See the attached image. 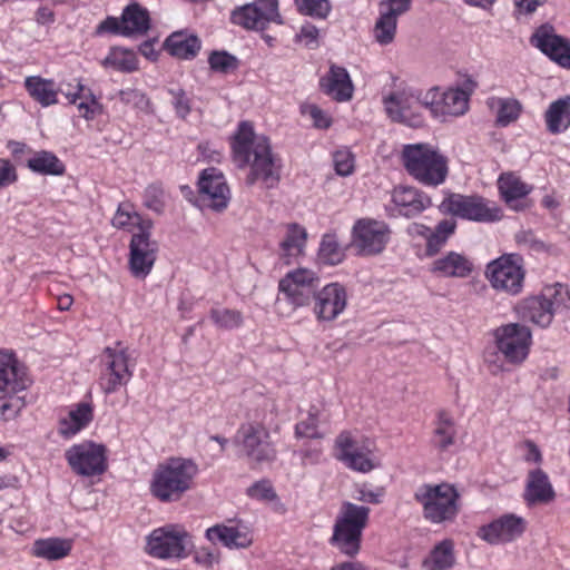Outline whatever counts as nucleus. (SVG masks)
<instances>
[{"mask_svg":"<svg viewBox=\"0 0 570 570\" xmlns=\"http://www.w3.org/2000/svg\"><path fill=\"white\" fill-rule=\"evenodd\" d=\"M523 518L508 513L479 528L476 534L489 544H504L520 538L525 531Z\"/></svg>","mask_w":570,"mask_h":570,"instance_id":"22","label":"nucleus"},{"mask_svg":"<svg viewBox=\"0 0 570 570\" xmlns=\"http://www.w3.org/2000/svg\"><path fill=\"white\" fill-rule=\"evenodd\" d=\"M429 92L433 94V105L429 111L435 118L446 116H461L465 114L469 107V95L462 89H448L440 92L438 87H432Z\"/></svg>","mask_w":570,"mask_h":570,"instance_id":"24","label":"nucleus"},{"mask_svg":"<svg viewBox=\"0 0 570 570\" xmlns=\"http://www.w3.org/2000/svg\"><path fill=\"white\" fill-rule=\"evenodd\" d=\"M544 119L549 132L559 134L566 130L570 126V96L551 102Z\"/></svg>","mask_w":570,"mask_h":570,"instance_id":"39","label":"nucleus"},{"mask_svg":"<svg viewBox=\"0 0 570 570\" xmlns=\"http://www.w3.org/2000/svg\"><path fill=\"white\" fill-rule=\"evenodd\" d=\"M97 31L99 33L112 32V33L122 35V20H121V18L117 19L114 17H108L107 19H105L104 21L100 22Z\"/></svg>","mask_w":570,"mask_h":570,"instance_id":"64","label":"nucleus"},{"mask_svg":"<svg viewBox=\"0 0 570 570\" xmlns=\"http://www.w3.org/2000/svg\"><path fill=\"white\" fill-rule=\"evenodd\" d=\"M413 0H382L379 3L380 13L395 20L409 12L412 8Z\"/></svg>","mask_w":570,"mask_h":570,"instance_id":"53","label":"nucleus"},{"mask_svg":"<svg viewBox=\"0 0 570 570\" xmlns=\"http://www.w3.org/2000/svg\"><path fill=\"white\" fill-rule=\"evenodd\" d=\"M345 247L341 245L335 234H325L322 237L317 252V259L324 265H338L345 259Z\"/></svg>","mask_w":570,"mask_h":570,"instance_id":"43","label":"nucleus"},{"mask_svg":"<svg viewBox=\"0 0 570 570\" xmlns=\"http://www.w3.org/2000/svg\"><path fill=\"white\" fill-rule=\"evenodd\" d=\"M472 261L456 252H449L433 261L430 271L441 277L465 278L473 271Z\"/></svg>","mask_w":570,"mask_h":570,"instance_id":"27","label":"nucleus"},{"mask_svg":"<svg viewBox=\"0 0 570 570\" xmlns=\"http://www.w3.org/2000/svg\"><path fill=\"white\" fill-rule=\"evenodd\" d=\"M402 161L409 175L424 186L442 185L449 175L448 157L426 142L404 145Z\"/></svg>","mask_w":570,"mask_h":570,"instance_id":"3","label":"nucleus"},{"mask_svg":"<svg viewBox=\"0 0 570 570\" xmlns=\"http://www.w3.org/2000/svg\"><path fill=\"white\" fill-rule=\"evenodd\" d=\"M425 520L440 524L452 522L459 513V493L449 483L422 484L414 492Z\"/></svg>","mask_w":570,"mask_h":570,"instance_id":"5","label":"nucleus"},{"mask_svg":"<svg viewBox=\"0 0 570 570\" xmlns=\"http://www.w3.org/2000/svg\"><path fill=\"white\" fill-rule=\"evenodd\" d=\"M18 180L16 167L4 158H0V190L13 185Z\"/></svg>","mask_w":570,"mask_h":570,"instance_id":"60","label":"nucleus"},{"mask_svg":"<svg viewBox=\"0 0 570 570\" xmlns=\"http://www.w3.org/2000/svg\"><path fill=\"white\" fill-rule=\"evenodd\" d=\"M234 160L239 168L250 167L246 184L262 181L266 188L279 181V165L272 153L267 137L256 135L249 121H242L232 142Z\"/></svg>","mask_w":570,"mask_h":570,"instance_id":"1","label":"nucleus"},{"mask_svg":"<svg viewBox=\"0 0 570 570\" xmlns=\"http://www.w3.org/2000/svg\"><path fill=\"white\" fill-rule=\"evenodd\" d=\"M169 94L173 96V105L176 110V114L180 118H185L190 111L189 99L186 94L181 89H170Z\"/></svg>","mask_w":570,"mask_h":570,"instance_id":"61","label":"nucleus"},{"mask_svg":"<svg viewBox=\"0 0 570 570\" xmlns=\"http://www.w3.org/2000/svg\"><path fill=\"white\" fill-rule=\"evenodd\" d=\"M530 43L560 67L570 69V39L558 35L551 24L537 28Z\"/></svg>","mask_w":570,"mask_h":570,"instance_id":"20","label":"nucleus"},{"mask_svg":"<svg viewBox=\"0 0 570 570\" xmlns=\"http://www.w3.org/2000/svg\"><path fill=\"white\" fill-rule=\"evenodd\" d=\"M548 306L549 304L544 303L539 294L523 299L519 304L518 312L524 321L548 327L553 320V314Z\"/></svg>","mask_w":570,"mask_h":570,"instance_id":"35","label":"nucleus"},{"mask_svg":"<svg viewBox=\"0 0 570 570\" xmlns=\"http://www.w3.org/2000/svg\"><path fill=\"white\" fill-rule=\"evenodd\" d=\"M27 166L33 173L41 175H62L65 173V165L59 158L46 150L36 153L31 158L28 159Z\"/></svg>","mask_w":570,"mask_h":570,"instance_id":"44","label":"nucleus"},{"mask_svg":"<svg viewBox=\"0 0 570 570\" xmlns=\"http://www.w3.org/2000/svg\"><path fill=\"white\" fill-rule=\"evenodd\" d=\"M389 118L410 127H420L424 122L423 111L433 105V94L401 83L383 97Z\"/></svg>","mask_w":570,"mask_h":570,"instance_id":"4","label":"nucleus"},{"mask_svg":"<svg viewBox=\"0 0 570 570\" xmlns=\"http://www.w3.org/2000/svg\"><path fill=\"white\" fill-rule=\"evenodd\" d=\"M368 514L367 507L343 503L331 540L342 553L353 557L360 551L361 537L367 524Z\"/></svg>","mask_w":570,"mask_h":570,"instance_id":"6","label":"nucleus"},{"mask_svg":"<svg viewBox=\"0 0 570 570\" xmlns=\"http://www.w3.org/2000/svg\"><path fill=\"white\" fill-rule=\"evenodd\" d=\"M391 228L382 220L357 219L351 233V247L361 257L382 254L391 240Z\"/></svg>","mask_w":570,"mask_h":570,"instance_id":"10","label":"nucleus"},{"mask_svg":"<svg viewBox=\"0 0 570 570\" xmlns=\"http://www.w3.org/2000/svg\"><path fill=\"white\" fill-rule=\"evenodd\" d=\"M335 171L341 176H348L354 170V157L347 149L337 150L334 156Z\"/></svg>","mask_w":570,"mask_h":570,"instance_id":"56","label":"nucleus"},{"mask_svg":"<svg viewBox=\"0 0 570 570\" xmlns=\"http://www.w3.org/2000/svg\"><path fill=\"white\" fill-rule=\"evenodd\" d=\"M197 473L198 466L193 460L169 458L153 471L149 491L160 502H177L191 490Z\"/></svg>","mask_w":570,"mask_h":570,"instance_id":"2","label":"nucleus"},{"mask_svg":"<svg viewBox=\"0 0 570 570\" xmlns=\"http://www.w3.org/2000/svg\"><path fill=\"white\" fill-rule=\"evenodd\" d=\"M487 105L495 111V121L502 127L515 121L522 111L521 102L514 98L491 97L487 100Z\"/></svg>","mask_w":570,"mask_h":570,"instance_id":"41","label":"nucleus"},{"mask_svg":"<svg viewBox=\"0 0 570 570\" xmlns=\"http://www.w3.org/2000/svg\"><path fill=\"white\" fill-rule=\"evenodd\" d=\"M397 22L380 13L373 28V37L381 46H387L395 39Z\"/></svg>","mask_w":570,"mask_h":570,"instance_id":"50","label":"nucleus"},{"mask_svg":"<svg viewBox=\"0 0 570 570\" xmlns=\"http://www.w3.org/2000/svg\"><path fill=\"white\" fill-rule=\"evenodd\" d=\"M544 303L549 304L550 312L556 313L570 308V292L567 286L557 283L546 286L540 293Z\"/></svg>","mask_w":570,"mask_h":570,"instance_id":"46","label":"nucleus"},{"mask_svg":"<svg viewBox=\"0 0 570 570\" xmlns=\"http://www.w3.org/2000/svg\"><path fill=\"white\" fill-rule=\"evenodd\" d=\"M393 203L404 216H414L430 206L431 200L419 189L409 186H399L392 194Z\"/></svg>","mask_w":570,"mask_h":570,"instance_id":"28","label":"nucleus"},{"mask_svg":"<svg viewBox=\"0 0 570 570\" xmlns=\"http://www.w3.org/2000/svg\"><path fill=\"white\" fill-rule=\"evenodd\" d=\"M210 69L215 72L229 73L235 71L238 66V59L227 51H213L208 57Z\"/></svg>","mask_w":570,"mask_h":570,"instance_id":"52","label":"nucleus"},{"mask_svg":"<svg viewBox=\"0 0 570 570\" xmlns=\"http://www.w3.org/2000/svg\"><path fill=\"white\" fill-rule=\"evenodd\" d=\"M163 191L156 186H149L146 189V200L145 204L148 208L155 212H161L163 202L160 199Z\"/></svg>","mask_w":570,"mask_h":570,"instance_id":"63","label":"nucleus"},{"mask_svg":"<svg viewBox=\"0 0 570 570\" xmlns=\"http://www.w3.org/2000/svg\"><path fill=\"white\" fill-rule=\"evenodd\" d=\"M498 188L502 199L514 209H518L515 202L524 198L532 190L531 186L523 183L513 173L501 174L498 179Z\"/></svg>","mask_w":570,"mask_h":570,"instance_id":"37","label":"nucleus"},{"mask_svg":"<svg viewBox=\"0 0 570 570\" xmlns=\"http://www.w3.org/2000/svg\"><path fill=\"white\" fill-rule=\"evenodd\" d=\"M200 47L198 37L185 31L173 32L165 41V48L169 55L186 60L195 58Z\"/></svg>","mask_w":570,"mask_h":570,"instance_id":"31","label":"nucleus"},{"mask_svg":"<svg viewBox=\"0 0 570 570\" xmlns=\"http://www.w3.org/2000/svg\"><path fill=\"white\" fill-rule=\"evenodd\" d=\"M454 566V542L451 539L436 543L422 561L423 570H451Z\"/></svg>","mask_w":570,"mask_h":570,"instance_id":"33","label":"nucleus"},{"mask_svg":"<svg viewBox=\"0 0 570 570\" xmlns=\"http://www.w3.org/2000/svg\"><path fill=\"white\" fill-rule=\"evenodd\" d=\"M92 406L86 402L79 403L69 411L67 416L59 421L58 431L65 438L73 436L85 429L92 421Z\"/></svg>","mask_w":570,"mask_h":570,"instance_id":"34","label":"nucleus"},{"mask_svg":"<svg viewBox=\"0 0 570 570\" xmlns=\"http://www.w3.org/2000/svg\"><path fill=\"white\" fill-rule=\"evenodd\" d=\"M523 497L528 505L548 504L554 500V489L544 471L535 469L529 472Z\"/></svg>","mask_w":570,"mask_h":570,"instance_id":"26","label":"nucleus"},{"mask_svg":"<svg viewBox=\"0 0 570 570\" xmlns=\"http://www.w3.org/2000/svg\"><path fill=\"white\" fill-rule=\"evenodd\" d=\"M65 95L71 104H77L78 99H82L77 105V108L80 116L87 120H92L96 116L102 112V105L98 101L92 91L90 89H86V87L80 82L77 83L75 92L68 91L65 92Z\"/></svg>","mask_w":570,"mask_h":570,"instance_id":"40","label":"nucleus"},{"mask_svg":"<svg viewBox=\"0 0 570 570\" xmlns=\"http://www.w3.org/2000/svg\"><path fill=\"white\" fill-rule=\"evenodd\" d=\"M297 10L304 16L326 19L332 10L330 0H295Z\"/></svg>","mask_w":570,"mask_h":570,"instance_id":"51","label":"nucleus"},{"mask_svg":"<svg viewBox=\"0 0 570 570\" xmlns=\"http://www.w3.org/2000/svg\"><path fill=\"white\" fill-rule=\"evenodd\" d=\"M23 406V399L17 394H2L0 396V417L3 420L14 419Z\"/></svg>","mask_w":570,"mask_h":570,"instance_id":"54","label":"nucleus"},{"mask_svg":"<svg viewBox=\"0 0 570 570\" xmlns=\"http://www.w3.org/2000/svg\"><path fill=\"white\" fill-rule=\"evenodd\" d=\"M302 112L307 115L314 122V126L321 129L331 126V118L316 105H307L302 107Z\"/></svg>","mask_w":570,"mask_h":570,"instance_id":"58","label":"nucleus"},{"mask_svg":"<svg viewBox=\"0 0 570 570\" xmlns=\"http://www.w3.org/2000/svg\"><path fill=\"white\" fill-rule=\"evenodd\" d=\"M30 379L27 375L26 367L12 354L0 353V393L18 394L24 391Z\"/></svg>","mask_w":570,"mask_h":570,"instance_id":"23","label":"nucleus"},{"mask_svg":"<svg viewBox=\"0 0 570 570\" xmlns=\"http://www.w3.org/2000/svg\"><path fill=\"white\" fill-rule=\"evenodd\" d=\"M121 20L122 36L144 35L149 29V13L136 2L124 9Z\"/></svg>","mask_w":570,"mask_h":570,"instance_id":"38","label":"nucleus"},{"mask_svg":"<svg viewBox=\"0 0 570 570\" xmlns=\"http://www.w3.org/2000/svg\"><path fill=\"white\" fill-rule=\"evenodd\" d=\"M313 303V313L317 322H334L346 309V288L336 282L318 287Z\"/></svg>","mask_w":570,"mask_h":570,"instance_id":"19","label":"nucleus"},{"mask_svg":"<svg viewBox=\"0 0 570 570\" xmlns=\"http://www.w3.org/2000/svg\"><path fill=\"white\" fill-rule=\"evenodd\" d=\"M230 20L234 24L245 29L264 30L272 22L283 24L278 11V0H255L232 11Z\"/></svg>","mask_w":570,"mask_h":570,"instance_id":"18","label":"nucleus"},{"mask_svg":"<svg viewBox=\"0 0 570 570\" xmlns=\"http://www.w3.org/2000/svg\"><path fill=\"white\" fill-rule=\"evenodd\" d=\"M105 68H111L120 72H132L138 69V59L132 50L114 47L101 61Z\"/></svg>","mask_w":570,"mask_h":570,"instance_id":"42","label":"nucleus"},{"mask_svg":"<svg viewBox=\"0 0 570 570\" xmlns=\"http://www.w3.org/2000/svg\"><path fill=\"white\" fill-rule=\"evenodd\" d=\"M72 549L70 539L51 537L38 539L33 542L32 554L49 561L60 560L67 557Z\"/></svg>","mask_w":570,"mask_h":570,"instance_id":"36","label":"nucleus"},{"mask_svg":"<svg viewBox=\"0 0 570 570\" xmlns=\"http://www.w3.org/2000/svg\"><path fill=\"white\" fill-rule=\"evenodd\" d=\"M235 442L255 463L272 462L276 459V450L271 441L269 432L261 423L242 424L235 436Z\"/></svg>","mask_w":570,"mask_h":570,"instance_id":"15","label":"nucleus"},{"mask_svg":"<svg viewBox=\"0 0 570 570\" xmlns=\"http://www.w3.org/2000/svg\"><path fill=\"white\" fill-rule=\"evenodd\" d=\"M206 539L213 544H222L228 549L246 548L252 540L248 534L238 527L215 524L205 532Z\"/></svg>","mask_w":570,"mask_h":570,"instance_id":"29","label":"nucleus"},{"mask_svg":"<svg viewBox=\"0 0 570 570\" xmlns=\"http://www.w3.org/2000/svg\"><path fill=\"white\" fill-rule=\"evenodd\" d=\"M194 560L196 563L210 568L219 560V553L208 548H199L195 551Z\"/></svg>","mask_w":570,"mask_h":570,"instance_id":"62","label":"nucleus"},{"mask_svg":"<svg viewBox=\"0 0 570 570\" xmlns=\"http://www.w3.org/2000/svg\"><path fill=\"white\" fill-rule=\"evenodd\" d=\"M100 364L99 386L105 394L115 393L127 385L134 375L129 351L120 343L104 350Z\"/></svg>","mask_w":570,"mask_h":570,"instance_id":"7","label":"nucleus"},{"mask_svg":"<svg viewBox=\"0 0 570 570\" xmlns=\"http://www.w3.org/2000/svg\"><path fill=\"white\" fill-rule=\"evenodd\" d=\"M198 188L202 202L206 206L215 212L227 208L230 191L222 171L214 167L204 169L198 179Z\"/></svg>","mask_w":570,"mask_h":570,"instance_id":"21","label":"nucleus"},{"mask_svg":"<svg viewBox=\"0 0 570 570\" xmlns=\"http://www.w3.org/2000/svg\"><path fill=\"white\" fill-rule=\"evenodd\" d=\"M24 88L29 96L42 107H49L58 102L59 91L52 79L29 76L24 79Z\"/></svg>","mask_w":570,"mask_h":570,"instance_id":"32","label":"nucleus"},{"mask_svg":"<svg viewBox=\"0 0 570 570\" xmlns=\"http://www.w3.org/2000/svg\"><path fill=\"white\" fill-rule=\"evenodd\" d=\"M484 275L498 292L512 296L522 292L525 272L513 255H503L490 262Z\"/></svg>","mask_w":570,"mask_h":570,"instance_id":"13","label":"nucleus"},{"mask_svg":"<svg viewBox=\"0 0 570 570\" xmlns=\"http://www.w3.org/2000/svg\"><path fill=\"white\" fill-rule=\"evenodd\" d=\"M318 287V275L307 268L291 271L278 283L279 294L294 309L309 306Z\"/></svg>","mask_w":570,"mask_h":570,"instance_id":"12","label":"nucleus"},{"mask_svg":"<svg viewBox=\"0 0 570 570\" xmlns=\"http://www.w3.org/2000/svg\"><path fill=\"white\" fill-rule=\"evenodd\" d=\"M307 232L298 224H289L279 245V256L286 265L304 254Z\"/></svg>","mask_w":570,"mask_h":570,"instance_id":"30","label":"nucleus"},{"mask_svg":"<svg viewBox=\"0 0 570 570\" xmlns=\"http://www.w3.org/2000/svg\"><path fill=\"white\" fill-rule=\"evenodd\" d=\"M321 89L337 101H348L354 91L351 77L344 67L332 63L320 80Z\"/></svg>","mask_w":570,"mask_h":570,"instance_id":"25","label":"nucleus"},{"mask_svg":"<svg viewBox=\"0 0 570 570\" xmlns=\"http://www.w3.org/2000/svg\"><path fill=\"white\" fill-rule=\"evenodd\" d=\"M456 223L453 219L441 220L435 229H431L426 240V255L434 256L446 244L448 239L454 234Z\"/></svg>","mask_w":570,"mask_h":570,"instance_id":"45","label":"nucleus"},{"mask_svg":"<svg viewBox=\"0 0 570 570\" xmlns=\"http://www.w3.org/2000/svg\"><path fill=\"white\" fill-rule=\"evenodd\" d=\"M334 456L346 468L361 473H368L380 466L371 443L360 442L348 431H343L336 436Z\"/></svg>","mask_w":570,"mask_h":570,"instance_id":"11","label":"nucleus"},{"mask_svg":"<svg viewBox=\"0 0 570 570\" xmlns=\"http://www.w3.org/2000/svg\"><path fill=\"white\" fill-rule=\"evenodd\" d=\"M147 222L150 220L141 218L139 214L131 209L129 204H121L119 205L111 223L116 228H126L132 230V228L136 227L137 232H141L142 226Z\"/></svg>","mask_w":570,"mask_h":570,"instance_id":"48","label":"nucleus"},{"mask_svg":"<svg viewBox=\"0 0 570 570\" xmlns=\"http://www.w3.org/2000/svg\"><path fill=\"white\" fill-rule=\"evenodd\" d=\"M194 548L191 535L180 525L155 529L147 538V552L159 559H184Z\"/></svg>","mask_w":570,"mask_h":570,"instance_id":"9","label":"nucleus"},{"mask_svg":"<svg viewBox=\"0 0 570 570\" xmlns=\"http://www.w3.org/2000/svg\"><path fill=\"white\" fill-rule=\"evenodd\" d=\"M71 470L81 476H96L107 470V449L104 444L85 441L66 451Z\"/></svg>","mask_w":570,"mask_h":570,"instance_id":"14","label":"nucleus"},{"mask_svg":"<svg viewBox=\"0 0 570 570\" xmlns=\"http://www.w3.org/2000/svg\"><path fill=\"white\" fill-rule=\"evenodd\" d=\"M247 494L250 498L258 499V500H268L272 501L276 499V493L271 484L269 481L262 480L256 483H254L252 487L248 488Z\"/></svg>","mask_w":570,"mask_h":570,"instance_id":"57","label":"nucleus"},{"mask_svg":"<svg viewBox=\"0 0 570 570\" xmlns=\"http://www.w3.org/2000/svg\"><path fill=\"white\" fill-rule=\"evenodd\" d=\"M119 99L126 105H132L134 107L140 109H144L148 106V99L146 95L137 89L120 90Z\"/></svg>","mask_w":570,"mask_h":570,"instance_id":"59","label":"nucleus"},{"mask_svg":"<svg viewBox=\"0 0 570 570\" xmlns=\"http://www.w3.org/2000/svg\"><path fill=\"white\" fill-rule=\"evenodd\" d=\"M151 222L145 223L141 232H134L130 240L129 269L134 277L146 278L156 262L158 243L150 237Z\"/></svg>","mask_w":570,"mask_h":570,"instance_id":"17","label":"nucleus"},{"mask_svg":"<svg viewBox=\"0 0 570 570\" xmlns=\"http://www.w3.org/2000/svg\"><path fill=\"white\" fill-rule=\"evenodd\" d=\"M455 435L456 429L453 419L445 412H441L434 432L435 444L445 450L454 443Z\"/></svg>","mask_w":570,"mask_h":570,"instance_id":"49","label":"nucleus"},{"mask_svg":"<svg viewBox=\"0 0 570 570\" xmlns=\"http://www.w3.org/2000/svg\"><path fill=\"white\" fill-rule=\"evenodd\" d=\"M498 350L512 364H521L529 355L532 335L529 327L510 323L498 327L494 332Z\"/></svg>","mask_w":570,"mask_h":570,"instance_id":"16","label":"nucleus"},{"mask_svg":"<svg viewBox=\"0 0 570 570\" xmlns=\"http://www.w3.org/2000/svg\"><path fill=\"white\" fill-rule=\"evenodd\" d=\"M317 412H309L307 419L299 421L295 425L296 438L321 439L323 434L317 430Z\"/></svg>","mask_w":570,"mask_h":570,"instance_id":"55","label":"nucleus"},{"mask_svg":"<svg viewBox=\"0 0 570 570\" xmlns=\"http://www.w3.org/2000/svg\"><path fill=\"white\" fill-rule=\"evenodd\" d=\"M209 316L219 330L232 331L244 324L243 313L237 309L215 307L210 309Z\"/></svg>","mask_w":570,"mask_h":570,"instance_id":"47","label":"nucleus"},{"mask_svg":"<svg viewBox=\"0 0 570 570\" xmlns=\"http://www.w3.org/2000/svg\"><path fill=\"white\" fill-rule=\"evenodd\" d=\"M440 208L452 216L478 223H493L502 217L501 208L494 202L478 195L450 194Z\"/></svg>","mask_w":570,"mask_h":570,"instance_id":"8","label":"nucleus"}]
</instances>
